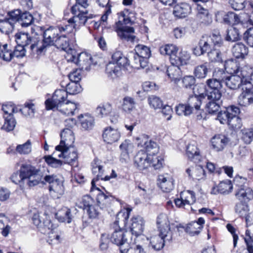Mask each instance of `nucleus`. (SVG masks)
<instances>
[{"label":"nucleus","instance_id":"1","mask_svg":"<svg viewBox=\"0 0 253 253\" xmlns=\"http://www.w3.org/2000/svg\"><path fill=\"white\" fill-rule=\"evenodd\" d=\"M21 176L25 182L30 187H33L41 183L48 184L50 194L55 198H59L64 193L63 180L55 174H46L44 176L40 169L27 164L21 165L19 169Z\"/></svg>","mask_w":253,"mask_h":253},{"label":"nucleus","instance_id":"2","mask_svg":"<svg viewBox=\"0 0 253 253\" xmlns=\"http://www.w3.org/2000/svg\"><path fill=\"white\" fill-rule=\"evenodd\" d=\"M130 211L131 210L127 209L126 211H121L117 214L113 224L114 231L110 236V242L119 247L121 253H127L131 248V245L135 244V238L130 237V232L119 225L120 222L126 225Z\"/></svg>","mask_w":253,"mask_h":253},{"label":"nucleus","instance_id":"3","mask_svg":"<svg viewBox=\"0 0 253 253\" xmlns=\"http://www.w3.org/2000/svg\"><path fill=\"white\" fill-rule=\"evenodd\" d=\"M69 25H65L63 27H49L46 29L42 27L35 26L32 28L33 34L38 36H42V40L41 41L38 37V50L39 54L45 52L46 48L54 45L55 40L59 36V32H65L70 28Z\"/></svg>","mask_w":253,"mask_h":253},{"label":"nucleus","instance_id":"4","mask_svg":"<svg viewBox=\"0 0 253 253\" xmlns=\"http://www.w3.org/2000/svg\"><path fill=\"white\" fill-rule=\"evenodd\" d=\"M54 45L57 48L66 51L69 58L68 60L75 63H78L81 61V58H85L86 66L84 67L83 65L82 68L86 70H89L90 65L92 62L91 55L84 52L76 54V51L72 48L69 42V38L66 35L58 36V38L56 39Z\"/></svg>","mask_w":253,"mask_h":253},{"label":"nucleus","instance_id":"5","mask_svg":"<svg viewBox=\"0 0 253 253\" xmlns=\"http://www.w3.org/2000/svg\"><path fill=\"white\" fill-rule=\"evenodd\" d=\"M240 108L235 105H230L218 112L217 119L221 124L227 125L229 128L234 130L240 129L242 123L239 117Z\"/></svg>","mask_w":253,"mask_h":253},{"label":"nucleus","instance_id":"6","mask_svg":"<svg viewBox=\"0 0 253 253\" xmlns=\"http://www.w3.org/2000/svg\"><path fill=\"white\" fill-rule=\"evenodd\" d=\"M111 59V61L106 65V72L112 78L119 76L122 69L129 71L132 69V67L130 65L128 58L120 51L114 52Z\"/></svg>","mask_w":253,"mask_h":253},{"label":"nucleus","instance_id":"7","mask_svg":"<svg viewBox=\"0 0 253 253\" xmlns=\"http://www.w3.org/2000/svg\"><path fill=\"white\" fill-rule=\"evenodd\" d=\"M205 98L203 93L190 96L186 104H179L175 107V112L179 116H187L192 113L193 109H200L203 100Z\"/></svg>","mask_w":253,"mask_h":253},{"label":"nucleus","instance_id":"8","mask_svg":"<svg viewBox=\"0 0 253 253\" xmlns=\"http://www.w3.org/2000/svg\"><path fill=\"white\" fill-rule=\"evenodd\" d=\"M32 36L27 32H18L15 35V40L18 45L26 47L29 46L32 53L40 55L38 50V37L34 34Z\"/></svg>","mask_w":253,"mask_h":253},{"label":"nucleus","instance_id":"9","mask_svg":"<svg viewBox=\"0 0 253 253\" xmlns=\"http://www.w3.org/2000/svg\"><path fill=\"white\" fill-rule=\"evenodd\" d=\"M79 207L86 212L88 218L94 219L99 217L100 214L99 206L90 195H86L82 197Z\"/></svg>","mask_w":253,"mask_h":253},{"label":"nucleus","instance_id":"10","mask_svg":"<svg viewBox=\"0 0 253 253\" xmlns=\"http://www.w3.org/2000/svg\"><path fill=\"white\" fill-rule=\"evenodd\" d=\"M61 141L59 145L55 147L56 151L60 152L58 157L66 154L67 149L71 148L75 141V137L73 131L69 128L63 129L60 133Z\"/></svg>","mask_w":253,"mask_h":253},{"label":"nucleus","instance_id":"11","mask_svg":"<svg viewBox=\"0 0 253 253\" xmlns=\"http://www.w3.org/2000/svg\"><path fill=\"white\" fill-rule=\"evenodd\" d=\"M68 94L65 89H56L53 93L52 98H48L44 102L47 110H53L60 108L67 100Z\"/></svg>","mask_w":253,"mask_h":253},{"label":"nucleus","instance_id":"12","mask_svg":"<svg viewBox=\"0 0 253 253\" xmlns=\"http://www.w3.org/2000/svg\"><path fill=\"white\" fill-rule=\"evenodd\" d=\"M206 94L208 98L220 99L222 84L213 77L208 79L205 84Z\"/></svg>","mask_w":253,"mask_h":253},{"label":"nucleus","instance_id":"13","mask_svg":"<svg viewBox=\"0 0 253 253\" xmlns=\"http://www.w3.org/2000/svg\"><path fill=\"white\" fill-rule=\"evenodd\" d=\"M22 12L19 9H15L7 13V17L4 19H1V23L3 27H6L8 31L1 29V33L9 35L13 29L14 24L16 22L19 23Z\"/></svg>","mask_w":253,"mask_h":253},{"label":"nucleus","instance_id":"14","mask_svg":"<svg viewBox=\"0 0 253 253\" xmlns=\"http://www.w3.org/2000/svg\"><path fill=\"white\" fill-rule=\"evenodd\" d=\"M156 223L161 235H164L166 234L164 237H166L167 240H172V235L167 215L164 213L159 214L157 218Z\"/></svg>","mask_w":253,"mask_h":253},{"label":"nucleus","instance_id":"15","mask_svg":"<svg viewBox=\"0 0 253 253\" xmlns=\"http://www.w3.org/2000/svg\"><path fill=\"white\" fill-rule=\"evenodd\" d=\"M245 84L238 97V103L241 106L248 107L253 104V87L250 82Z\"/></svg>","mask_w":253,"mask_h":253},{"label":"nucleus","instance_id":"16","mask_svg":"<svg viewBox=\"0 0 253 253\" xmlns=\"http://www.w3.org/2000/svg\"><path fill=\"white\" fill-rule=\"evenodd\" d=\"M245 75L241 71L239 74L229 75L225 84L231 89H236L241 85H246V83L250 82L245 79Z\"/></svg>","mask_w":253,"mask_h":253},{"label":"nucleus","instance_id":"17","mask_svg":"<svg viewBox=\"0 0 253 253\" xmlns=\"http://www.w3.org/2000/svg\"><path fill=\"white\" fill-rule=\"evenodd\" d=\"M212 47L211 40L209 35H205L203 36L200 39L198 45L194 47L192 49L194 55L199 56L204 55L211 49Z\"/></svg>","mask_w":253,"mask_h":253},{"label":"nucleus","instance_id":"18","mask_svg":"<svg viewBox=\"0 0 253 253\" xmlns=\"http://www.w3.org/2000/svg\"><path fill=\"white\" fill-rule=\"evenodd\" d=\"M94 190L98 191L96 197V203L99 206L100 209H104L109 207L114 201V198L106 190L105 193L102 191L98 187L95 188Z\"/></svg>","mask_w":253,"mask_h":253},{"label":"nucleus","instance_id":"19","mask_svg":"<svg viewBox=\"0 0 253 253\" xmlns=\"http://www.w3.org/2000/svg\"><path fill=\"white\" fill-rule=\"evenodd\" d=\"M144 227V221L143 218L140 216L133 217L131 218V224L129 231L131 233V236L135 238L142 234Z\"/></svg>","mask_w":253,"mask_h":253},{"label":"nucleus","instance_id":"20","mask_svg":"<svg viewBox=\"0 0 253 253\" xmlns=\"http://www.w3.org/2000/svg\"><path fill=\"white\" fill-rule=\"evenodd\" d=\"M149 163L148 154L144 150L138 151L134 157V166L140 170L150 167Z\"/></svg>","mask_w":253,"mask_h":253},{"label":"nucleus","instance_id":"21","mask_svg":"<svg viewBox=\"0 0 253 253\" xmlns=\"http://www.w3.org/2000/svg\"><path fill=\"white\" fill-rule=\"evenodd\" d=\"M32 219L33 223L39 229L41 233H49L52 230V224L51 221L47 219L42 222L38 213H35Z\"/></svg>","mask_w":253,"mask_h":253},{"label":"nucleus","instance_id":"22","mask_svg":"<svg viewBox=\"0 0 253 253\" xmlns=\"http://www.w3.org/2000/svg\"><path fill=\"white\" fill-rule=\"evenodd\" d=\"M186 154L188 159L194 163L200 161L201 156L196 141H191L186 146Z\"/></svg>","mask_w":253,"mask_h":253},{"label":"nucleus","instance_id":"23","mask_svg":"<svg viewBox=\"0 0 253 253\" xmlns=\"http://www.w3.org/2000/svg\"><path fill=\"white\" fill-rule=\"evenodd\" d=\"M229 141V139L224 135H215L211 139L212 148L215 151H221Z\"/></svg>","mask_w":253,"mask_h":253},{"label":"nucleus","instance_id":"24","mask_svg":"<svg viewBox=\"0 0 253 253\" xmlns=\"http://www.w3.org/2000/svg\"><path fill=\"white\" fill-rule=\"evenodd\" d=\"M102 137L105 142L108 144H112L119 139L120 133L117 129L108 127L105 128Z\"/></svg>","mask_w":253,"mask_h":253},{"label":"nucleus","instance_id":"25","mask_svg":"<svg viewBox=\"0 0 253 253\" xmlns=\"http://www.w3.org/2000/svg\"><path fill=\"white\" fill-rule=\"evenodd\" d=\"M196 5L197 18L200 22L204 24H208L211 22V18L209 14V10L202 5L199 3Z\"/></svg>","mask_w":253,"mask_h":253},{"label":"nucleus","instance_id":"26","mask_svg":"<svg viewBox=\"0 0 253 253\" xmlns=\"http://www.w3.org/2000/svg\"><path fill=\"white\" fill-rule=\"evenodd\" d=\"M92 59H91V63L90 64L93 63V62L92 61ZM81 61H80L78 63H76V64H79L80 66H81V69H77L75 70H73L72 72H71L69 75H68V78L70 81V82H76L79 83V82L81 80V70H85V69L82 68V66L84 65V67H85L86 66V62L85 58H81L80 59ZM91 65H90V66ZM90 69V68L89 69ZM90 70H88V71H89ZM86 71H87L86 70Z\"/></svg>","mask_w":253,"mask_h":253},{"label":"nucleus","instance_id":"27","mask_svg":"<svg viewBox=\"0 0 253 253\" xmlns=\"http://www.w3.org/2000/svg\"><path fill=\"white\" fill-rule=\"evenodd\" d=\"M235 195L239 201L248 203L253 199V191L249 187L238 188Z\"/></svg>","mask_w":253,"mask_h":253},{"label":"nucleus","instance_id":"28","mask_svg":"<svg viewBox=\"0 0 253 253\" xmlns=\"http://www.w3.org/2000/svg\"><path fill=\"white\" fill-rule=\"evenodd\" d=\"M232 189L233 185L231 181L227 180L220 182L216 187H213L211 193L214 194H228L231 192Z\"/></svg>","mask_w":253,"mask_h":253},{"label":"nucleus","instance_id":"29","mask_svg":"<svg viewBox=\"0 0 253 253\" xmlns=\"http://www.w3.org/2000/svg\"><path fill=\"white\" fill-rule=\"evenodd\" d=\"M138 139L141 140L140 144L144 147L146 151L150 152L153 150L152 154H156L158 151L157 144L151 140H149V137L147 135L143 134Z\"/></svg>","mask_w":253,"mask_h":253},{"label":"nucleus","instance_id":"30","mask_svg":"<svg viewBox=\"0 0 253 253\" xmlns=\"http://www.w3.org/2000/svg\"><path fill=\"white\" fill-rule=\"evenodd\" d=\"M191 11V7L189 4L186 3H181L174 6L173 14L177 17L184 18Z\"/></svg>","mask_w":253,"mask_h":253},{"label":"nucleus","instance_id":"31","mask_svg":"<svg viewBox=\"0 0 253 253\" xmlns=\"http://www.w3.org/2000/svg\"><path fill=\"white\" fill-rule=\"evenodd\" d=\"M164 236L165 234L161 235L159 232L158 236H155L151 238L150 243L154 250L157 251L161 250L166 243H169L171 241L167 240L166 237H163Z\"/></svg>","mask_w":253,"mask_h":253},{"label":"nucleus","instance_id":"32","mask_svg":"<svg viewBox=\"0 0 253 253\" xmlns=\"http://www.w3.org/2000/svg\"><path fill=\"white\" fill-rule=\"evenodd\" d=\"M82 128L85 130L91 129L94 126V118L88 114H81L79 117Z\"/></svg>","mask_w":253,"mask_h":253},{"label":"nucleus","instance_id":"33","mask_svg":"<svg viewBox=\"0 0 253 253\" xmlns=\"http://www.w3.org/2000/svg\"><path fill=\"white\" fill-rule=\"evenodd\" d=\"M224 68L229 75L239 74L241 71H240V64L238 61L233 59L225 61Z\"/></svg>","mask_w":253,"mask_h":253},{"label":"nucleus","instance_id":"34","mask_svg":"<svg viewBox=\"0 0 253 253\" xmlns=\"http://www.w3.org/2000/svg\"><path fill=\"white\" fill-rule=\"evenodd\" d=\"M78 106V104L68 100L62 105L61 107L57 108L56 109L65 115L73 116Z\"/></svg>","mask_w":253,"mask_h":253},{"label":"nucleus","instance_id":"35","mask_svg":"<svg viewBox=\"0 0 253 253\" xmlns=\"http://www.w3.org/2000/svg\"><path fill=\"white\" fill-rule=\"evenodd\" d=\"M233 56L236 58H243L248 53V48L242 42L236 43L232 47Z\"/></svg>","mask_w":253,"mask_h":253},{"label":"nucleus","instance_id":"36","mask_svg":"<svg viewBox=\"0 0 253 253\" xmlns=\"http://www.w3.org/2000/svg\"><path fill=\"white\" fill-rule=\"evenodd\" d=\"M56 219L60 222H65L70 223L72 221L71 210L67 207H63L59 210L55 214Z\"/></svg>","mask_w":253,"mask_h":253},{"label":"nucleus","instance_id":"37","mask_svg":"<svg viewBox=\"0 0 253 253\" xmlns=\"http://www.w3.org/2000/svg\"><path fill=\"white\" fill-rule=\"evenodd\" d=\"M133 147L132 144L127 140H125L120 145L121 151L120 160L122 162L129 159V154L131 152Z\"/></svg>","mask_w":253,"mask_h":253},{"label":"nucleus","instance_id":"38","mask_svg":"<svg viewBox=\"0 0 253 253\" xmlns=\"http://www.w3.org/2000/svg\"><path fill=\"white\" fill-rule=\"evenodd\" d=\"M159 186L164 192H169L173 188V182L172 178H167L163 175L159 176Z\"/></svg>","mask_w":253,"mask_h":253},{"label":"nucleus","instance_id":"39","mask_svg":"<svg viewBox=\"0 0 253 253\" xmlns=\"http://www.w3.org/2000/svg\"><path fill=\"white\" fill-rule=\"evenodd\" d=\"M4 123L1 127V129H3L6 132L12 131L16 125V121L13 115L3 116Z\"/></svg>","mask_w":253,"mask_h":253},{"label":"nucleus","instance_id":"40","mask_svg":"<svg viewBox=\"0 0 253 253\" xmlns=\"http://www.w3.org/2000/svg\"><path fill=\"white\" fill-rule=\"evenodd\" d=\"M134 32V28L131 27L123 26L117 29L118 35L121 39L127 41L133 39V37L130 34L133 33Z\"/></svg>","mask_w":253,"mask_h":253},{"label":"nucleus","instance_id":"41","mask_svg":"<svg viewBox=\"0 0 253 253\" xmlns=\"http://www.w3.org/2000/svg\"><path fill=\"white\" fill-rule=\"evenodd\" d=\"M167 73L171 81H173L175 83H177L180 81L181 71L179 66L171 65L169 67Z\"/></svg>","mask_w":253,"mask_h":253},{"label":"nucleus","instance_id":"42","mask_svg":"<svg viewBox=\"0 0 253 253\" xmlns=\"http://www.w3.org/2000/svg\"><path fill=\"white\" fill-rule=\"evenodd\" d=\"M234 210L239 216L243 218L249 211L248 203L242 201L237 202L235 205Z\"/></svg>","mask_w":253,"mask_h":253},{"label":"nucleus","instance_id":"43","mask_svg":"<svg viewBox=\"0 0 253 253\" xmlns=\"http://www.w3.org/2000/svg\"><path fill=\"white\" fill-rule=\"evenodd\" d=\"M208 62L196 66L194 70V75L198 79L205 78L208 72Z\"/></svg>","mask_w":253,"mask_h":253},{"label":"nucleus","instance_id":"44","mask_svg":"<svg viewBox=\"0 0 253 253\" xmlns=\"http://www.w3.org/2000/svg\"><path fill=\"white\" fill-rule=\"evenodd\" d=\"M229 74L224 69L216 68L212 72V77L221 84L225 83Z\"/></svg>","mask_w":253,"mask_h":253},{"label":"nucleus","instance_id":"45","mask_svg":"<svg viewBox=\"0 0 253 253\" xmlns=\"http://www.w3.org/2000/svg\"><path fill=\"white\" fill-rule=\"evenodd\" d=\"M112 110L111 104L107 103L98 106L96 109L95 112L98 116L102 118L110 115Z\"/></svg>","mask_w":253,"mask_h":253},{"label":"nucleus","instance_id":"46","mask_svg":"<svg viewBox=\"0 0 253 253\" xmlns=\"http://www.w3.org/2000/svg\"><path fill=\"white\" fill-rule=\"evenodd\" d=\"M209 102L206 104V108L209 114H213L218 111L221 103L220 99L208 98Z\"/></svg>","mask_w":253,"mask_h":253},{"label":"nucleus","instance_id":"47","mask_svg":"<svg viewBox=\"0 0 253 253\" xmlns=\"http://www.w3.org/2000/svg\"><path fill=\"white\" fill-rule=\"evenodd\" d=\"M63 157L66 159V162L72 165H74V163L78 159V154L77 151L73 147L67 150L66 154L61 155L60 157Z\"/></svg>","mask_w":253,"mask_h":253},{"label":"nucleus","instance_id":"48","mask_svg":"<svg viewBox=\"0 0 253 253\" xmlns=\"http://www.w3.org/2000/svg\"><path fill=\"white\" fill-rule=\"evenodd\" d=\"M226 33V41L233 42L240 40L241 35L237 28L231 27L227 30Z\"/></svg>","mask_w":253,"mask_h":253},{"label":"nucleus","instance_id":"49","mask_svg":"<svg viewBox=\"0 0 253 253\" xmlns=\"http://www.w3.org/2000/svg\"><path fill=\"white\" fill-rule=\"evenodd\" d=\"M148 162L150 167H153L155 169H158L162 167L163 159L158 157L156 154H148Z\"/></svg>","mask_w":253,"mask_h":253},{"label":"nucleus","instance_id":"50","mask_svg":"<svg viewBox=\"0 0 253 253\" xmlns=\"http://www.w3.org/2000/svg\"><path fill=\"white\" fill-rule=\"evenodd\" d=\"M207 56L210 61L212 62H222V54L220 50L219 49L216 48H211L210 51H208Z\"/></svg>","mask_w":253,"mask_h":253},{"label":"nucleus","instance_id":"51","mask_svg":"<svg viewBox=\"0 0 253 253\" xmlns=\"http://www.w3.org/2000/svg\"><path fill=\"white\" fill-rule=\"evenodd\" d=\"M178 50V47L176 45L172 44H166L160 48V52L161 54L169 56V58H170V57L172 54L177 53Z\"/></svg>","mask_w":253,"mask_h":253},{"label":"nucleus","instance_id":"52","mask_svg":"<svg viewBox=\"0 0 253 253\" xmlns=\"http://www.w3.org/2000/svg\"><path fill=\"white\" fill-rule=\"evenodd\" d=\"M225 23L228 25H237L240 23L239 16L233 12H227L223 17Z\"/></svg>","mask_w":253,"mask_h":253},{"label":"nucleus","instance_id":"53","mask_svg":"<svg viewBox=\"0 0 253 253\" xmlns=\"http://www.w3.org/2000/svg\"><path fill=\"white\" fill-rule=\"evenodd\" d=\"M34 21V17L33 15L29 12L25 11L22 12L21 15L19 24L22 27L26 28L31 25Z\"/></svg>","mask_w":253,"mask_h":253},{"label":"nucleus","instance_id":"54","mask_svg":"<svg viewBox=\"0 0 253 253\" xmlns=\"http://www.w3.org/2000/svg\"><path fill=\"white\" fill-rule=\"evenodd\" d=\"M19 111L25 116H33L35 113V104L31 100L27 101L24 103V107L19 109Z\"/></svg>","mask_w":253,"mask_h":253},{"label":"nucleus","instance_id":"55","mask_svg":"<svg viewBox=\"0 0 253 253\" xmlns=\"http://www.w3.org/2000/svg\"><path fill=\"white\" fill-rule=\"evenodd\" d=\"M82 90V87L79 83L70 82L66 85L65 91L67 94L74 95L80 93Z\"/></svg>","mask_w":253,"mask_h":253},{"label":"nucleus","instance_id":"56","mask_svg":"<svg viewBox=\"0 0 253 253\" xmlns=\"http://www.w3.org/2000/svg\"><path fill=\"white\" fill-rule=\"evenodd\" d=\"M135 50L136 53L140 56L144 58V59H146L147 61H148V58L151 54L150 48L144 45H138L136 47Z\"/></svg>","mask_w":253,"mask_h":253},{"label":"nucleus","instance_id":"57","mask_svg":"<svg viewBox=\"0 0 253 253\" xmlns=\"http://www.w3.org/2000/svg\"><path fill=\"white\" fill-rule=\"evenodd\" d=\"M180 197L183 198L186 205H192L196 201L195 194L192 191L188 190L185 192H181Z\"/></svg>","mask_w":253,"mask_h":253},{"label":"nucleus","instance_id":"58","mask_svg":"<svg viewBox=\"0 0 253 253\" xmlns=\"http://www.w3.org/2000/svg\"><path fill=\"white\" fill-rule=\"evenodd\" d=\"M186 173L190 178L193 177L194 173H200V175H196L195 179L199 180L203 178L204 176V170L202 168H195L193 167H191L186 169Z\"/></svg>","mask_w":253,"mask_h":253},{"label":"nucleus","instance_id":"59","mask_svg":"<svg viewBox=\"0 0 253 253\" xmlns=\"http://www.w3.org/2000/svg\"><path fill=\"white\" fill-rule=\"evenodd\" d=\"M196 80L193 76H186L182 79V86L185 89H193Z\"/></svg>","mask_w":253,"mask_h":253},{"label":"nucleus","instance_id":"60","mask_svg":"<svg viewBox=\"0 0 253 253\" xmlns=\"http://www.w3.org/2000/svg\"><path fill=\"white\" fill-rule=\"evenodd\" d=\"M43 159L49 166L53 168H60L63 164L62 161L58 160L51 155L45 156Z\"/></svg>","mask_w":253,"mask_h":253},{"label":"nucleus","instance_id":"61","mask_svg":"<svg viewBox=\"0 0 253 253\" xmlns=\"http://www.w3.org/2000/svg\"><path fill=\"white\" fill-rule=\"evenodd\" d=\"M32 150V144L30 140H28L25 143L16 146V151L20 154H28Z\"/></svg>","mask_w":253,"mask_h":253},{"label":"nucleus","instance_id":"62","mask_svg":"<svg viewBox=\"0 0 253 253\" xmlns=\"http://www.w3.org/2000/svg\"><path fill=\"white\" fill-rule=\"evenodd\" d=\"M76 3L71 7V12L72 14H76L80 10H83L82 8H86L88 6L87 0H76Z\"/></svg>","mask_w":253,"mask_h":253},{"label":"nucleus","instance_id":"63","mask_svg":"<svg viewBox=\"0 0 253 253\" xmlns=\"http://www.w3.org/2000/svg\"><path fill=\"white\" fill-rule=\"evenodd\" d=\"M87 10H80L76 14H73L75 15L76 22L78 23L79 26L84 25L88 19L92 18V17H87Z\"/></svg>","mask_w":253,"mask_h":253},{"label":"nucleus","instance_id":"64","mask_svg":"<svg viewBox=\"0 0 253 253\" xmlns=\"http://www.w3.org/2000/svg\"><path fill=\"white\" fill-rule=\"evenodd\" d=\"M148 102L150 107L154 109L161 108L163 103L161 99L155 95H151L148 98Z\"/></svg>","mask_w":253,"mask_h":253}]
</instances>
